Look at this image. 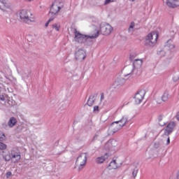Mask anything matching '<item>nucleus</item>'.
<instances>
[{"label": "nucleus", "instance_id": "obj_1", "mask_svg": "<svg viewBox=\"0 0 179 179\" xmlns=\"http://www.w3.org/2000/svg\"><path fill=\"white\" fill-rule=\"evenodd\" d=\"M62 8H64V3L62 1L55 0L50 6L49 16L51 15V17H55Z\"/></svg>", "mask_w": 179, "mask_h": 179}, {"label": "nucleus", "instance_id": "obj_2", "mask_svg": "<svg viewBox=\"0 0 179 179\" xmlns=\"http://www.w3.org/2000/svg\"><path fill=\"white\" fill-rule=\"evenodd\" d=\"M158 37L159 35L155 31L148 34L145 36V40L144 41L145 45H146V47H155L156 43H157Z\"/></svg>", "mask_w": 179, "mask_h": 179}, {"label": "nucleus", "instance_id": "obj_3", "mask_svg": "<svg viewBox=\"0 0 179 179\" xmlns=\"http://www.w3.org/2000/svg\"><path fill=\"white\" fill-rule=\"evenodd\" d=\"M19 16L21 22L23 23H31L34 22V18H33V14L27 10H22L19 11Z\"/></svg>", "mask_w": 179, "mask_h": 179}, {"label": "nucleus", "instance_id": "obj_4", "mask_svg": "<svg viewBox=\"0 0 179 179\" xmlns=\"http://www.w3.org/2000/svg\"><path fill=\"white\" fill-rule=\"evenodd\" d=\"M120 129H122V126H121L117 121L113 122L109 127L108 134L114 135L115 132H118Z\"/></svg>", "mask_w": 179, "mask_h": 179}, {"label": "nucleus", "instance_id": "obj_5", "mask_svg": "<svg viewBox=\"0 0 179 179\" xmlns=\"http://www.w3.org/2000/svg\"><path fill=\"white\" fill-rule=\"evenodd\" d=\"M74 40L79 44L86 43V35L80 34L76 29H74Z\"/></svg>", "mask_w": 179, "mask_h": 179}, {"label": "nucleus", "instance_id": "obj_6", "mask_svg": "<svg viewBox=\"0 0 179 179\" xmlns=\"http://www.w3.org/2000/svg\"><path fill=\"white\" fill-rule=\"evenodd\" d=\"M100 31L103 36H107L113 31V27L109 24H101L100 26Z\"/></svg>", "mask_w": 179, "mask_h": 179}, {"label": "nucleus", "instance_id": "obj_7", "mask_svg": "<svg viewBox=\"0 0 179 179\" xmlns=\"http://www.w3.org/2000/svg\"><path fill=\"white\" fill-rule=\"evenodd\" d=\"M176 122H169L167 124L166 129H164V135H165V136H169V135L173 133V131H174V128H176Z\"/></svg>", "mask_w": 179, "mask_h": 179}, {"label": "nucleus", "instance_id": "obj_8", "mask_svg": "<svg viewBox=\"0 0 179 179\" xmlns=\"http://www.w3.org/2000/svg\"><path fill=\"white\" fill-rule=\"evenodd\" d=\"M144 97H145V91L141 90L138 92L134 96L136 104H141Z\"/></svg>", "mask_w": 179, "mask_h": 179}, {"label": "nucleus", "instance_id": "obj_9", "mask_svg": "<svg viewBox=\"0 0 179 179\" xmlns=\"http://www.w3.org/2000/svg\"><path fill=\"white\" fill-rule=\"evenodd\" d=\"M86 58V52L83 50L80 49L77 52H76V59L78 61H83Z\"/></svg>", "mask_w": 179, "mask_h": 179}, {"label": "nucleus", "instance_id": "obj_10", "mask_svg": "<svg viewBox=\"0 0 179 179\" xmlns=\"http://www.w3.org/2000/svg\"><path fill=\"white\" fill-rule=\"evenodd\" d=\"M99 33H100L99 31H96V34L94 35H92V36L86 35V41L84 43V44H85L86 45H91V44L92 43V38H97V37H99Z\"/></svg>", "mask_w": 179, "mask_h": 179}, {"label": "nucleus", "instance_id": "obj_11", "mask_svg": "<svg viewBox=\"0 0 179 179\" xmlns=\"http://www.w3.org/2000/svg\"><path fill=\"white\" fill-rule=\"evenodd\" d=\"M79 162H83L82 163L80 164V166L78 167V171H80V170L83 169V168L85 167V166H86V162H87V158L85 157V158H79L78 157L76 163H79Z\"/></svg>", "mask_w": 179, "mask_h": 179}, {"label": "nucleus", "instance_id": "obj_12", "mask_svg": "<svg viewBox=\"0 0 179 179\" xmlns=\"http://www.w3.org/2000/svg\"><path fill=\"white\" fill-rule=\"evenodd\" d=\"M116 146H118V141H117L115 139H110L106 143V148H116Z\"/></svg>", "mask_w": 179, "mask_h": 179}, {"label": "nucleus", "instance_id": "obj_13", "mask_svg": "<svg viewBox=\"0 0 179 179\" xmlns=\"http://www.w3.org/2000/svg\"><path fill=\"white\" fill-rule=\"evenodd\" d=\"M135 69L133 68L132 65H129L127 66H124L123 70L126 72L127 74H124V78H127V76H129L132 72H134Z\"/></svg>", "mask_w": 179, "mask_h": 179}, {"label": "nucleus", "instance_id": "obj_14", "mask_svg": "<svg viewBox=\"0 0 179 179\" xmlns=\"http://www.w3.org/2000/svg\"><path fill=\"white\" fill-rule=\"evenodd\" d=\"M120 167V164L117 163V160L113 159L112 162H110L109 165L108 166V170H115Z\"/></svg>", "mask_w": 179, "mask_h": 179}, {"label": "nucleus", "instance_id": "obj_15", "mask_svg": "<svg viewBox=\"0 0 179 179\" xmlns=\"http://www.w3.org/2000/svg\"><path fill=\"white\" fill-rule=\"evenodd\" d=\"M142 59H135L132 64L134 69H138V68H141V66H142Z\"/></svg>", "mask_w": 179, "mask_h": 179}, {"label": "nucleus", "instance_id": "obj_16", "mask_svg": "<svg viewBox=\"0 0 179 179\" xmlns=\"http://www.w3.org/2000/svg\"><path fill=\"white\" fill-rule=\"evenodd\" d=\"M125 83V78L122 77H117L115 81V86H122Z\"/></svg>", "mask_w": 179, "mask_h": 179}, {"label": "nucleus", "instance_id": "obj_17", "mask_svg": "<svg viewBox=\"0 0 179 179\" xmlns=\"http://www.w3.org/2000/svg\"><path fill=\"white\" fill-rule=\"evenodd\" d=\"M163 2L164 3H165V5H166V6H168V8H171L172 9H174V8H177V4L171 1V0H166V1L163 0Z\"/></svg>", "mask_w": 179, "mask_h": 179}, {"label": "nucleus", "instance_id": "obj_18", "mask_svg": "<svg viewBox=\"0 0 179 179\" xmlns=\"http://www.w3.org/2000/svg\"><path fill=\"white\" fill-rule=\"evenodd\" d=\"M5 149H6V144L0 142V156L2 157H6V155L3 154L5 153Z\"/></svg>", "mask_w": 179, "mask_h": 179}, {"label": "nucleus", "instance_id": "obj_19", "mask_svg": "<svg viewBox=\"0 0 179 179\" xmlns=\"http://www.w3.org/2000/svg\"><path fill=\"white\" fill-rule=\"evenodd\" d=\"M17 122V120H16V118L15 117H12L10 118L9 121L8 122V125L10 127V128H13L15 125H16Z\"/></svg>", "mask_w": 179, "mask_h": 179}, {"label": "nucleus", "instance_id": "obj_20", "mask_svg": "<svg viewBox=\"0 0 179 179\" xmlns=\"http://www.w3.org/2000/svg\"><path fill=\"white\" fill-rule=\"evenodd\" d=\"M94 101H96V96H94V95H91L87 100V104L89 107H92L93 104H94Z\"/></svg>", "mask_w": 179, "mask_h": 179}, {"label": "nucleus", "instance_id": "obj_21", "mask_svg": "<svg viewBox=\"0 0 179 179\" xmlns=\"http://www.w3.org/2000/svg\"><path fill=\"white\" fill-rule=\"evenodd\" d=\"M117 122L122 126V128H123V127H125V125L128 124V117L123 116L120 120Z\"/></svg>", "mask_w": 179, "mask_h": 179}, {"label": "nucleus", "instance_id": "obj_22", "mask_svg": "<svg viewBox=\"0 0 179 179\" xmlns=\"http://www.w3.org/2000/svg\"><path fill=\"white\" fill-rule=\"evenodd\" d=\"M12 157H20V151L17 148H13L11 150Z\"/></svg>", "mask_w": 179, "mask_h": 179}, {"label": "nucleus", "instance_id": "obj_23", "mask_svg": "<svg viewBox=\"0 0 179 179\" xmlns=\"http://www.w3.org/2000/svg\"><path fill=\"white\" fill-rule=\"evenodd\" d=\"M162 145H163V140L161 139L154 143V148L155 149H159V147L162 146Z\"/></svg>", "mask_w": 179, "mask_h": 179}, {"label": "nucleus", "instance_id": "obj_24", "mask_svg": "<svg viewBox=\"0 0 179 179\" xmlns=\"http://www.w3.org/2000/svg\"><path fill=\"white\" fill-rule=\"evenodd\" d=\"M162 101H167L169 100V92L166 91L162 96Z\"/></svg>", "mask_w": 179, "mask_h": 179}, {"label": "nucleus", "instance_id": "obj_25", "mask_svg": "<svg viewBox=\"0 0 179 179\" xmlns=\"http://www.w3.org/2000/svg\"><path fill=\"white\" fill-rule=\"evenodd\" d=\"M158 121H159V125L160 127H164V125H166V122H162V121H163V115H160L158 117Z\"/></svg>", "mask_w": 179, "mask_h": 179}, {"label": "nucleus", "instance_id": "obj_26", "mask_svg": "<svg viewBox=\"0 0 179 179\" xmlns=\"http://www.w3.org/2000/svg\"><path fill=\"white\" fill-rule=\"evenodd\" d=\"M172 42L173 41L171 40L167 41L166 47H168L169 50H173L176 47L174 44L172 43Z\"/></svg>", "mask_w": 179, "mask_h": 179}, {"label": "nucleus", "instance_id": "obj_27", "mask_svg": "<svg viewBox=\"0 0 179 179\" xmlns=\"http://www.w3.org/2000/svg\"><path fill=\"white\" fill-rule=\"evenodd\" d=\"M95 162L96 163H97V164H101L102 163H104V162H106V159L103 157H97Z\"/></svg>", "mask_w": 179, "mask_h": 179}, {"label": "nucleus", "instance_id": "obj_28", "mask_svg": "<svg viewBox=\"0 0 179 179\" xmlns=\"http://www.w3.org/2000/svg\"><path fill=\"white\" fill-rule=\"evenodd\" d=\"M4 159V160L6 161V162H10V160H11V162H13V163H16V162H17L18 160H20V157H19L17 159H16L15 161L14 160V159H15V157H11V158H8V157H4L3 158Z\"/></svg>", "mask_w": 179, "mask_h": 179}, {"label": "nucleus", "instance_id": "obj_29", "mask_svg": "<svg viewBox=\"0 0 179 179\" xmlns=\"http://www.w3.org/2000/svg\"><path fill=\"white\" fill-rule=\"evenodd\" d=\"M52 29H55L57 31H59V28L61 27V24H59V23H55L52 24Z\"/></svg>", "mask_w": 179, "mask_h": 179}, {"label": "nucleus", "instance_id": "obj_30", "mask_svg": "<svg viewBox=\"0 0 179 179\" xmlns=\"http://www.w3.org/2000/svg\"><path fill=\"white\" fill-rule=\"evenodd\" d=\"M134 27H135V22H131L129 26V28L128 29L129 33H131V31H133Z\"/></svg>", "mask_w": 179, "mask_h": 179}, {"label": "nucleus", "instance_id": "obj_31", "mask_svg": "<svg viewBox=\"0 0 179 179\" xmlns=\"http://www.w3.org/2000/svg\"><path fill=\"white\" fill-rule=\"evenodd\" d=\"M138 169L137 167L134 168L132 172V176L135 178L138 174Z\"/></svg>", "mask_w": 179, "mask_h": 179}, {"label": "nucleus", "instance_id": "obj_32", "mask_svg": "<svg viewBox=\"0 0 179 179\" xmlns=\"http://www.w3.org/2000/svg\"><path fill=\"white\" fill-rule=\"evenodd\" d=\"M54 19H55V17H50V19L48 20V22L45 24V27H48V25L50 24V22H52Z\"/></svg>", "mask_w": 179, "mask_h": 179}, {"label": "nucleus", "instance_id": "obj_33", "mask_svg": "<svg viewBox=\"0 0 179 179\" xmlns=\"http://www.w3.org/2000/svg\"><path fill=\"white\" fill-rule=\"evenodd\" d=\"M4 8H6V9H10V4L8 3V1L6 0L4 3H3Z\"/></svg>", "mask_w": 179, "mask_h": 179}, {"label": "nucleus", "instance_id": "obj_34", "mask_svg": "<svg viewBox=\"0 0 179 179\" xmlns=\"http://www.w3.org/2000/svg\"><path fill=\"white\" fill-rule=\"evenodd\" d=\"M99 131H97L92 138V142H94V141H97V139L99 138Z\"/></svg>", "mask_w": 179, "mask_h": 179}, {"label": "nucleus", "instance_id": "obj_35", "mask_svg": "<svg viewBox=\"0 0 179 179\" xmlns=\"http://www.w3.org/2000/svg\"><path fill=\"white\" fill-rule=\"evenodd\" d=\"M5 139V134L0 131V142H2Z\"/></svg>", "mask_w": 179, "mask_h": 179}, {"label": "nucleus", "instance_id": "obj_36", "mask_svg": "<svg viewBox=\"0 0 179 179\" xmlns=\"http://www.w3.org/2000/svg\"><path fill=\"white\" fill-rule=\"evenodd\" d=\"M5 97H6V94H0V100H1V101H5Z\"/></svg>", "mask_w": 179, "mask_h": 179}, {"label": "nucleus", "instance_id": "obj_37", "mask_svg": "<svg viewBox=\"0 0 179 179\" xmlns=\"http://www.w3.org/2000/svg\"><path fill=\"white\" fill-rule=\"evenodd\" d=\"M115 0H105L104 5H108V3H111V2H114Z\"/></svg>", "mask_w": 179, "mask_h": 179}, {"label": "nucleus", "instance_id": "obj_38", "mask_svg": "<svg viewBox=\"0 0 179 179\" xmlns=\"http://www.w3.org/2000/svg\"><path fill=\"white\" fill-rule=\"evenodd\" d=\"M106 156L107 157H110V156H113V155H111V152H108L105 153V155H103V157H106Z\"/></svg>", "mask_w": 179, "mask_h": 179}, {"label": "nucleus", "instance_id": "obj_39", "mask_svg": "<svg viewBox=\"0 0 179 179\" xmlns=\"http://www.w3.org/2000/svg\"><path fill=\"white\" fill-rule=\"evenodd\" d=\"M78 157H87V153H81Z\"/></svg>", "mask_w": 179, "mask_h": 179}, {"label": "nucleus", "instance_id": "obj_40", "mask_svg": "<svg viewBox=\"0 0 179 179\" xmlns=\"http://www.w3.org/2000/svg\"><path fill=\"white\" fill-rule=\"evenodd\" d=\"M10 176H12V172L8 171L6 173V178H8Z\"/></svg>", "mask_w": 179, "mask_h": 179}, {"label": "nucleus", "instance_id": "obj_41", "mask_svg": "<svg viewBox=\"0 0 179 179\" xmlns=\"http://www.w3.org/2000/svg\"><path fill=\"white\" fill-rule=\"evenodd\" d=\"M73 80H78V79H79V76H73Z\"/></svg>", "mask_w": 179, "mask_h": 179}, {"label": "nucleus", "instance_id": "obj_42", "mask_svg": "<svg viewBox=\"0 0 179 179\" xmlns=\"http://www.w3.org/2000/svg\"><path fill=\"white\" fill-rule=\"evenodd\" d=\"M135 58V56L134 55L131 54L129 57L130 61H134V59Z\"/></svg>", "mask_w": 179, "mask_h": 179}, {"label": "nucleus", "instance_id": "obj_43", "mask_svg": "<svg viewBox=\"0 0 179 179\" xmlns=\"http://www.w3.org/2000/svg\"><path fill=\"white\" fill-rule=\"evenodd\" d=\"M94 111H99V106H94Z\"/></svg>", "mask_w": 179, "mask_h": 179}, {"label": "nucleus", "instance_id": "obj_44", "mask_svg": "<svg viewBox=\"0 0 179 179\" xmlns=\"http://www.w3.org/2000/svg\"><path fill=\"white\" fill-rule=\"evenodd\" d=\"M178 79H179L178 77H173V80L174 82H177V81L178 80Z\"/></svg>", "mask_w": 179, "mask_h": 179}, {"label": "nucleus", "instance_id": "obj_45", "mask_svg": "<svg viewBox=\"0 0 179 179\" xmlns=\"http://www.w3.org/2000/svg\"><path fill=\"white\" fill-rule=\"evenodd\" d=\"M104 100V94L101 93V101Z\"/></svg>", "mask_w": 179, "mask_h": 179}, {"label": "nucleus", "instance_id": "obj_46", "mask_svg": "<svg viewBox=\"0 0 179 179\" xmlns=\"http://www.w3.org/2000/svg\"><path fill=\"white\" fill-rule=\"evenodd\" d=\"M166 145H170V137H168L166 140Z\"/></svg>", "mask_w": 179, "mask_h": 179}, {"label": "nucleus", "instance_id": "obj_47", "mask_svg": "<svg viewBox=\"0 0 179 179\" xmlns=\"http://www.w3.org/2000/svg\"><path fill=\"white\" fill-rule=\"evenodd\" d=\"M30 73H31V71H29V72H28V74H27V78H29Z\"/></svg>", "mask_w": 179, "mask_h": 179}, {"label": "nucleus", "instance_id": "obj_48", "mask_svg": "<svg viewBox=\"0 0 179 179\" xmlns=\"http://www.w3.org/2000/svg\"><path fill=\"white\" fill-rule=\"evenodd\" d=\"M176 178H177V179H179V171H178V173H177Z\"/></svg>", "mask_w": 179, "mask_h": 179}, {"label": "nucleus", "instance_id": "obj_49", "mask_svg": "<svg viewBox=\"0 0 179 179\" xmlns=\"http://www.w3.org/2000/svg\"><path fill=\"white\" fill-rule=\"evenodd\" d=\"M6 0H0L1 3H3Z\"/></svg>", "mask_w": 179, "mask_h": 179}, {"label": "nucleus", "instance_id": "obj_50", "mask_svg": "<svg viewBox=\"0 0 179 179\" xmlns=\"http://www.w3.org/2000/svg\"><path fill=\"white\" fill-rule=\"evenodd\" d=\"M131 2H135V1H136V0H131Z\"/></svg>", "mask_w": 179, "mask_h": 179}, {"label": "nucleus", "instance_id": "obj_51", "mask_svg": "<svg viewBox=\"0 0 179 179\" xmlns=\"http://www.w3.org/2000/svg\"><path fill=\"white\" fill-rule=\"evenodd\" d=\"M23 78H24H24H26L24 76H23Z\"/></svg>", "mask_w": 179, "mask_h": 179}, {"label": "nucleus", "instance_id": "obj_52", "mask_svg": "<svg viewBox=\"0 0 179 179\" xmlns=\"http://www.w3.org/2000/svg\"><path fill=\"white\" fill-rule=\"evenodd\" d=\"M174 1H177V0H174Z\"/></svg>", "mask_w": 179, "mask_h": 179}]
</instances>
